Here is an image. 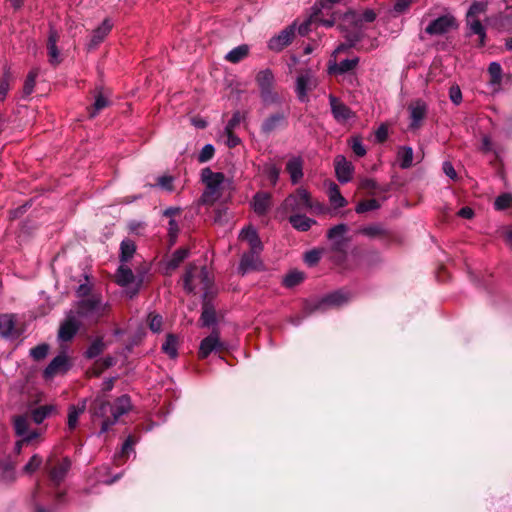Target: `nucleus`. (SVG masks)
Wrapping results in <instances>:
<instances>
[{
  "mask_svg": "<svg viewBox=\"0 0 512 512\" xmlns=\"http://www.w3.org/2000/svg\"><path fill=\"white\" fill-rule=\"evenodd\" d=\"M91 409L95 417L102 419L100 433H106L120 416L129 412L131 409L130 397L122 395L113 403L106 401L103 397H97L93 401Z\"/></svg>",
  "mask_w": 512,
  "mask_h": 512,
  "instance_id": "f257e3e1",
  "label": "nucleus"
},
{
  "mask_svg": "<svg viewBox=\"0 0 512 512\" xmlns=\"http://www.w3.org/2000/svg\"><path fill=\"white\" fill-rule=\"evenodd\" d=\"M376 14L373 10L367 9L362 13L348 12L343 15L340 27L345 31V37L348 44H340L336 49L335 53L339 54L344 52L348 48L355 46L360 39V32L363 23H371L375 20Z\"/></svg>",
  "mask_w": 512,
  "mask_h": 512,
  "instance_id": "f03ea898",
  "label": "nucleus"
},
{
  "mask_svg": "<svg viewBox=\"0 0 512 512\" xmlns=\"http://www.w3.org/2000/svg\"><path fill=\"white\" fill-rule=\"evenodd\" d=\"M66 492L64 482H37L32 498L35 503V512H48L44 505L50 502L60 504Z\"/></svg>",
  "mask_w": 512,
  "mask_h": 512,
  "instance_id": "7ed1b4c3",
  "label": "nucleus"
},
{
  "mask_svg": "<svg viewBox=\"0 0 512 512\" xmlns=\"http://www.w3.org/2000/svg\"><path fill=\"white\" fill-rule=\"evenodd\" d=\"M201 177L206 186L201 196V202L212 205L222 196L225 176L223 173L213 172L211 169L205 168L202 170Z\"/></svg>",
  "mask_w": 512,
  "mask_h": 512,
  "instance_id": "20e7f679",
  "label": "nucleus"
},
{
  "mask_svg": "<svg viewBox=\"0 0 512 512\" xmlns=\"http://www.w3.org/2000/svg\"><path fill=\"white\" fill-rule=\"evenodd\" d=\"M285 208L291 212H300L304 210L322 211L323 205L313 201L309 191L303 187L296 189L290 194L284 202Z\"/></svg>",
  "mask_w": 512,
  "mask_h": 512,
  "instance_id": "39448f33",
  "label": "nucleus"
},
{
  "mask_svg": "<svg viewBox=\"0 0 512 512\" xmlns=\"http://www.w3.org/2000/svg\"><path fill=\"white\" fill-rule=\"evenodd\" d=\"M210 280L205 267L190 265L183 277V286L188 293H197L209 288Z\"/></svg>",
  "mask_w": 512,
  "mask_h": 512,
  "instance_id": "423d86ee",
  "label": "nucleus"
},
{
  "mask_svg": "<svg viewBox=\"0 0 512 512\" xmlns=\"http://www.w3.org/2000/svg\"><path fill=\"white\" fill-rule=\"evenodd\" d=\"M108 306L102 304L101 298L97 295H91L79 301L77 306V314L80 317L98 321L108 312Z\"/></svg>",
  "mask_w": 512,
  "mask_h": 512,
  "instance_id": "0eeeda50",
  "label": "nucleus"
},
{
  "mask_svg": "<svg viewBox=\"0 0 512 512\" xmlns=\"http://www.w3.org/2000/svg\"><path fill=\"white\" fill-rule=\"evenodd\" d=\"M256 82L264 104L271 105L279 102V95L274 90V74L270 69L259 71L256 75Z\"/></svg>",
  "mask_w": 512,
  "mask_h": 512,
  "instance_id": "6e6552de",
  "label": "nucleus"
},
{
  "mask_svg": "<svg viewBox=\"0 0 512 512\" xmlns=\"http://www.w3.org/2000/svg\"><path fill=\"white\" fill-rule=\"evenodd\" d=\"M312 23H319L327 27H331L336 23V14L329 13V8L322 2L316 3L314 6V12L308 20L300 24L298 32L300 35H306L310 30Z\"/></svg>",
  "mask_w": 512,
  "mask_h": 512,
  "instance_id": "1a4fd4ad",
  "label": "nucleus"
},
{
  "mask_svg": "<svg viewBox=\"0 0 512 512\" xmlns=\"http://www.w3.org/2000/svg\"><path fill=\"white\" fill-rule=\"evenodd\" d=\"M14 429L22 440L17 442L20 447L23 442L29 443L40 435L39 429H30V417L28 415H19L14 418Z\"/></svg>",
  "mask_w": 512,
  "mask_h": 512,
  "instance_id": "9d476101",
  "label": "nucleus"
},
{
  "mask_svg": "<svg viewBox=\"0 0 512 512\" xmlns=\"http://www.w3.org/2000/svg\"><path fill=\"white\" fill-rule=\"evenodd\" d=\"M52 480H60L68 475L71 469V461L67 457L51 456L45 466Z\"/></svg>",
  "mask_w": 512,
  "mask_h": 512,
  "instance_id": "9b49d317",
  "label": "nucleus"
},
{
  "mask_svg": "<svg viewBox=\"0 0 512 512\" xmlns=\"http://www.w3.org/2000/svg\"><path fill=\"white\" fill-rule=\"evenodd\" d=\"M70 368L69 358L65 354L56 356L46 367L43 376L46 380L65 374Z\"/></svg>",
  "mask_w": 512,
  "mask_h": 512,
  "instance_id": "f8f14e48",
  "label": "nucleus"
},
{
  "mask_svg": "<svg viewBox=\"0 0 512 512\" xmlns=\"http://www.w3.org/2000/svg\"><path fill=\"white\" fill-rule=\"evenodd\" d=\"M224 348L220 341L219 333L213 331L209 336L205 337L199 347L198 356L201 359L207 358L213 351H220Z\"/></svg>",
  "mask_w": 512,
  "mask_h": 512,
  "instance_id": "ddd939ff",
  "label": "nucleus"
},
{
  "mask_svg": "<svg viewBox=\"0 0 512 512\" xmlns=\"http://www.w3.org/2000/svg\"><path fill=\"white\" fill-rule=\"evenodd\" d=\"M408 110L410 112L411 119L409 128L411 130L419 129L422 125V121L424 120L427 114L426 103L422 100H416L409 105Z\"/></svg>",
  "mask_w": 512,
  "mask_h": 512,
  "instance_id": "4468645a",
  "label": "nucleus"
},
{
  "mask_svg": "<svg viewBox=\"0 0 512 512\" xmlns=\"http://www.w3.org/2000/svg\"><path fill=\"white\" fill-rule=\"evenodd\" d=\"M455 27V19L450 15L438 17L425 29L430 35H442Z\"/></svg>",
  "mask_w": 512,
  "mask_h": 512,
  "instance_id": "2eb2a0df",
  "label": "nucleus"
},
{
  "mask_svg": "<svg viewBox=\"0 0 512 512\" xmlns=\"http://www.w3.org/2000/svg\"><path fill=\"white\" fill-rule=\"evenodd\" d=\"M316 87V80L309 72L301 73L296 80V93L300 101H307V94Z\"/></svg>",
  "mask_w": 512,
  "mask_h": 512,
  "instance_id": "dca6fc26",
  "label": "nucleus"
},
{
  "mask_svg": "<svg viewBox=\"0 0 512 512\" xmlns=\"http://www.w3.org/2000/svg\"><path fill=\"white\" fill-rule=\"evenodd\" d=\"M334 166L337 179L340 182L346 183L352 179L354 166L343 155H338L335 157Z\"/></svg>",
  "mask_w": 512,
  "mask_h": 512,
  "instance_id": "f3484780",
  "label": "nucleus"
},
{
  "mask_svg": "<svg viewBox=\"0 0 512 512\" xmlns=\"http://www.w3.org/2000/svg\"><path fill=\"white\" fill-rule=\"evenodd\" d=\"M348 231V227L345 224H338L331 229H329L327 233V237L330 241H332V248L337 252H344L345 248V234Z\"/></svg>",
  "mask_w": 512,
  "mask_h": 512,
  "instance_id": "a211bd4d",
  "label": "nucleus"
},
{
  "mask_svg": "<svg viewBox=\"0 0 512 512\" xmlns=\"http://www.w3.org/2000/svg\"><path fill=\"white\" fill-rule=\"evenodd\" d=\"M329 100L332 114L337 122L345 123L354 116L351 109L340 100H338L335 96L330 95Z\"/></svg>",
  "mask_w": 512,
  "mask_h": 512,
  "instance_id": "6ab92c4d",
  "label": "nucleus"
},
{
  "mask_svg": "<svg viewBox=\"0 0 512 512\" xmlns=\"http://www.w3.org/2000/svg\"><path fill=\"white\" fill-rule=\"evenodd\" d=\"M79 329V322L74 315H68L61 324L58 337L61 341H70Z\"/></svg>",
  "mask_w": 512,
  "mask_h": 512,
  "instance_id": "aec40b11",
  "label": "nucleus"
},
{
  "mask_svg": "<svg viewBox=\"0 0 512 512\" xmlns=\"http://www.w3.org/2000/svg\"><path fill=\"white\" fill-rule=\"evenodd\" d=\"M19 334L15 316L11 314L0 315V335L7 338H16Z\"/></svg>",
  "mask_w": 512,
  "mask_h": 512,
  "instance_id": "412c9836",
  "label": "nucleus"
},
{
  "mask_svg": "<svg viewBox=\"0 0 512 512\" xmlns=\"http://www.w3.org/2000/svg\"><path fill=\"white\" fill-rule=\"evenodd\" d=\"M287 115L283 112H277L267 117L261 124V132L269 135L278 128L286 124Z\"/></svg>",
  "mask_w": 512,
  "mask_h": 512,
  "instance_id": "4be33fe9",
  "label": "nucleus"
},
{
  "mask_svg": "<svg viewBox=\"0 0 512 512\" xmlns=\"http://www.w3.org/2000/svg\"><path fill=\"white\" fill-rule=\"evenodd\" d=\"M113 23L110 19L106 18L100 26L93 30L92 36L89 42V48L93 49L97 47L110 33L112 30Z\"/></svg>",
  "mask_w": 512,
  "mask_h": 512,
  "instance_id": "5701e85b",
  "label": "nucleus"
},
{
  "mask_svg": "<svg viewBox=\"0 0 512 512\" xmlns=\"http://www.w3.org/2000/svg\"><path fill=\"white\" fill-rule=\"evenodd\" d=\"M294 36V27H289L269 41V48L275 51H280L292 42Z\"/></svg>",
  "mask_w": 512,
  "mask_h": 512,
  "instance_id": "b1692460",
  "label": "nucleus"
},
{
  "mask_svg": "<svg viewBox=\"0 0 512 512\" xmlns=\"http://www.w3.org/2000/svg\"><path fill=\"white\" fill-rule=\"evenodd\" d=\"M271 195L266 192H258L254 195L252 207L257 215H265L271 207Z\"/></svg>",
  "mask_w": 512,
  "mask_h": 512,
  "instance_id": "393cba45",
  "label": "nucleus"
},
{
  "mask_svg": "<svg viewBox=\"0 0 512 512\" xmlns=\"http://www.w3.org/2000/svg\"><path fill=\"white\" fill-rule=\"evenodd\" d=\"M286 171L291 182L297 184L303 177V160L301 157H292L286 163Z\"/></svg>",
  "mask_w": 512,
  "mask_h": 512,
  "instance_id": "a878e982",
  "label": "nucleus"
},
{
  "mask_svg": "<svg viewBox=\"0 0 512 512\" xmlns=\"http://www.w3.org/2000/svg\"><path fill=\"white\" fill-rule=\"evenodd\" d=\"M240 240L246 241L248 245L250 246V250L253 251H261L262 250V243L259 239V236L254 228L251 226H248L244 229H242L240 235Z\"/></svg>",
  "mask_w": 512,
  "mask_h": 512,
  "instance_id": "bb28decb",
  "label": "nucleus"
},
{
  "mask_svg": "<svg viewBox=\"0 0 512 512\" xmlns=\"http://www.w3.org/2000/svg\"><path fill=\"white\" fill-rule=\"evenodd\" d=\"M260 252L261 251L250 250V252L245 253L242 256L239 269L243 274L250 270L258 269V266L260 265V261H259V253Z\"/></svg>",
  "mask_w": 512,
  "mask_h": 512,
  "instance_id": "cd10ccee",
  "label": "nucleus"
},
{
  "mask_svg": "<svg viewBox=\"0 0 512 512\" xmlns=\"http://www.w3.org/2000/svg\"><path fill=\"white\" fill-rule=\"evenodd\" d=\"M136 443V439L134 436L129 435L125 442L122 445L121 450L115 454V462L117 465L123 464L129 456L134 452L133 446Z\"/></svg>",
  "mask_w": 512,
  "mask_h": 512,
  "instance_id": "c85d7f7f",
  "label": "nucleus"
},
{
  "mask_svg": "<svg viewBox=\"0 0 512 512\" xmlns=\"http://www.w3.org/2000/svg\"><path fill=\"white\" fill-rule=\"evenodd\" d=\"M289 222L298 231H308L316 221L299 213H295L289 217Z\"/></svg>",
  "mask_w": 512,
  "mask_h": 512,
  "instance_id": "c756f323",
  "label": "nucleus"
},
{
  "mask_svg": "<svg viewBox=\"0 0 512 512\" xmlns=\"http://www.w3.org/2000/svg\"><path fill=\"white\" fill-rule=\"evenodd\" d=\"M328 197L329 201L335 208H342L346 206L347 201L346 199L341 195L339 187L336 183L329 181L328 182Z\"/></svg>",
  "mask_w": 512,
  "mask_h": 512,
  "instance_id": "7c9ffc66",
  "label": "nucleus"
},
{
  "mask_svg": "<svg viewBox=\"0 0 512 512\" xmlns=\"http://www.w3.org/2000/svg\"><path fill=\"white\" fill-rule=\"evenodd\" d=\"M57 41H58L57 32L54 30H51L49 37H48L47 50H48L49 62L52 65H56L60 62L59 51L56 46Z\"/></svg>",
  "mask_w": 512,
  "mask_h": 512,
  "instance_id": "2f4dec72",
  "label": "nucleus"
},
{
  "mask_svg": "<svg viewBox=\"0 0 512 512\" xmlns=\"http://www.w3.org/2000/svg\"><path fill=\"white\" fill-rule=\"evenodd\" d=\"M413 149L409 146H401L397 150V160L402 169H408L413 163Z\"/></svg>",
  "mask_w": 512,
  "mask_h": 512,
  "instance_id": "473e14b6",
  "label": "nucleus"
},
{
  "mask_svg": "<svg viewBox=\"0 0 512 512\" xmlns=\"http://www.w3.org/2000/svg\"><path fill=\"white\" fill-rule=\"evenodd\" d=\"M249 54V46L246 44L239 45L232 49L226 56L225 59L230 63H239L245 59Z\"/></svg>",
  "mask_w": 512,
  "mask_h": 512,
  "instance_id": "72a5a7b5",
  "label": "nucleus"
},
{
  "mask_svg": "<svg viewBox=\"0 0 512 512\" xmlns=\"http://www.w3.org/2000/svg\"><path fill=\"white\" fill-rule=\"evenodd\" d=\"M358 62H359L358 57H354L351 59H345V60L340 61L339 63H335L333 66H330L329 69H330L331 73L342 74V73H346V72L353 70L357 66Z\"/></svg>",
  "mask_w": 512,
  "mask_h": 512,
  "instance_id": "f704fd0d",
  "label": "nucleus"
},
{
  "mask_svg": "<svg viewBox=\"0 0 512 512\" xmlns=\"http://www.w3.org/2000/svg\"><path fill=\"white\" fill-rule=\"evenodd\" d=\"M115 278H116V283L118 285L127 286L134 281V274L130 268H128L124 264H122L118 268V270L115 274Z\"/></svg>",
  "mask_w": 512,
  "mask_h": 512,
  "instance_id": "c9c22d12",
  "label": "nucleus"
},
{
  "mask_svg": "<svg viewBox=\"0 0 512 512\" xmlns=\"http://www.w3.org/2000/svg\"><path fill=\"white\" fill-rule=\"evenodd\" d=\"M189 251L186 248L176 250L167 262V270L173 271L188 257Z\"/></svg>",
  "mask_w": 512,
  "mask_h": 512,
  "instance_id": "e433bc0d",
  "label": "nucleus"
},
{
  "mask_svg": "<svg viewBox=\"0 0 512 512\" xmlns=\"http://www.w3.org/2000/svg\"><path fill=\"white\" fill-rule=\"evenodd\" d=\"M467 24L469 26L470 32L478 36V45L483 46L485 44L486 32L480 20L467 18Z\"/></svg>",
  "mask_w": 512,
  "mask_h": 512,
  "instance_id": "4c0bfd02",
  "label": "nucleus"
},
{
  "mask_svg": "<svg viewBox=\"0 0 512 512\" xmlns=\"http://www.w3.org/2000/svg\"><path fill=\"white\" fill-rule=\"evenodd\" d=\"M136 251L135 243L130 239H125L120 245V261L122 263L128 262Z\"/></svg>",
  "mask_w": 512,
  "mask_h": 512,
  "instance_id": "58836bf2",
  "label": "nucleus"
},
{
  "mask_svg": "<svg viewBox=\"0 0 512 512\" xmlns=\"http://www.w3.org/2000/svg\"><path fill=\"white\" fill-rule=\"evenodd\" d=\"M110 104L108 97L104 94V92L98 91L95 96V102L92 108L89 110L90 117L96 116L101 110L108 107Z\"/></svg>",
  "mask_w": 512,
  "mask_h": 512,
  "instance_id": "ea45409f",
  "label": "nucleus"
},
{
  "mask_svg": "<svg viewBox=\"0 0 512 512\" xmlns=\"http://www.w3.org/2000/svg\"><path fill=\"white\" fill-rule=\"evenodd\" d=\"M162 351L170 358H176L178 355V340L173 334H168L162 345Z\"/></svg>",
  "mask_w": 512,
  "mask_h": 512,
  "instance_id": "a19ab883",
  "label": "nucleus"
},
{
  "mask_svg": "<svg viewBox=\"0 0 512 512\" xmlns=\"http://www.w3.org/2000/svg\"><path fill=\"white\" fill-rule=\"evenodd\" d=\"M305 274L298 270H292L283 279V285L287 288H292L303 282Z\"/></svg>",
  "mask_w": 512,
  "mask_h": 512,
  "instance_id": "79ce46f5",
  "label": "nucleus"
},
{
  "mask_svg": "<svg viewBox=\"0 0 512 512\" xmlns=\"http://www.w3.org/2000/svg\"><path fill=\"white\" fill-rule=\"evenodd\" d=\"M85 404L81 406L72 405L69 407L68 411V428L69 430H74L78 424L79 416L84 412Z\"/></svg>",
  "mask_w": 512,
  "mask_h": 512,
  "instance_id": "37998d69",
  "label": "nucleus"
},
{
  "mask_svg": "<svg viewBox=\"0 0 512 512\" xmlns=\"http://www.w3.org/2000/svg\"><path fill=\"white\" fill-rule=\"evenodd\" d=\"M348 300V293L345 291H336L329 294L323 300V304L340 306Z\"/></svg>",
  "mask_w": 512,
  "mask_h": 512,
  "instance_id": "c03bdc74",
  "label": "nucleus"
},
{
  "mask_svg": "<svg viewBox=\"0 0 512 512\" xmlns=\"http://www.w3.org/2000/svg\"><path fill=\"white\" fill-rule=\"evenodd\" d=\"M51 406H40L31 413V418L35 424H41L51 413Z\"/></svg>",
  "mask_w": 512,
  "mask_h": 512,
  "instance_id": "a18cd8bd",
  "label": "nucleus"
},
{
  "mask_svg": "<svg viewBox=\"0 0 512 512\" xmlns=\"http://www.w3.org/2000/svg\"><path fill=\"white\" fill-rule=\"evenodd\" d=\"M487 10V2H484V1H479V2H474L468 12H467V18H472V19H479V16L483 13H485Z\"/></svg>",
  "mask_w": 512,
  "mask_h": 512,
  "instance_id": "49530a36",
  "label": "nucleus"
},
{
  "mask_svg": "<svg viewBox=\"0 0 512 512\" xmlns=\"http://www.w3.org/2000/svg\"><path fill=\"white\" fill-rule=\"evenodd\" d=\"M246 114V112L235 111L231 119L226 124L224 132L234 131L240 125V123L245 120Z\"/></svg>",
  "mask_w": 512,
  "mask_h": 512,
  "instance_id": "de8ad7c7",
  "label": "nucleus"
},
{
  "mask_svg": "<svg viewBox=\"0 0 512 512\" xmlns=\"http://www.w3.org/2000/svg\"><path fill=\"white\" fill-rule=\"evenodd\" d=\"M105 348V344L102 339L98 338L95 341L91 343V345L88 347L85 355L87 358H95L98 355H100Z\"/></svg>",
  "mask_w": 512,
  "mask_h": 512,
  "instance_id": "09e8293b",
  "label": "nucleus"
},
{
  "mask_svg": "<svg viewBox=\"0 0 512 512\" xmlns=\"http://www.w3.org/2000/svg\"><path fill=\"white\" fill-rule=\"evenodd\" d=\"M38 76V69H33L29 72L27 75V78L24 83L23 87V93L28 96L33 92V89L35 87L36 78Z\"/></svg>",
  "mask_w": 512,
  "mask_h": 512,
  "instance_id": "8fccbe9b",
  "label": "nucleus"
},
{
  "mask_svg": "<svg viewBox=\"0 0 512 512\" xmlns=\"http://www.w3.org/2000/svg\"><path fill=\"white\" fill-rule=\"evenodd\" d=\"M488 72L491 77L492 84H500L502 80V68L499 63L492 62L488 67Z\"/></svg>",
  "mask_w": 512,
  "mask_h": 512,
  "instance_id": "3c124183",
  "label": "nucleus"
},
{
  "mask_svg": "<svg viewBox=\"0 0 512 512\" xmlns=\"http://www.w3.org/2000/svg\"><path fill=\"white\" fill-rule=\"evenodd\" d=\"M379 207H380V204H379V202L376 199H368V200L361 201L356 206V212L357 213H364V212L376 210Z\"/></svg>",
  "mask_w": 512,
  "mask_h": 512,
  "instance_id": "603ef678",
  "label": "nucleus"
},
{
  "mask_svg": "<svg viewBox=\"0 0 512 512\" xmlns=\"http://www.w3.org/2000/svg\"><path fill=\"white\" fill-rule=\"evenodd\" d=\"M203 326H210L216 322V313L212 307L205 306L201 314Z\"/></svg>",
  "mask_w": 512,
  "mask_h": 512,
  "instance_id": "864d4df0",
  "label": "nucleus"
},
{
  "mask_svg": "<svg viewBox=\"0 0 512 512\" xmlns=\"http://www.w3.org/2000/svg\"><path fill=\"white\" fill-rule=\"evenodd\" d=\"M264 174L271 184L275 185L280 175V169L274 164H269L265 166Z\"/></svg>",
  "mask_w": 512,
  "mask_h": 512,
  "instance_id": "5fc2aeb1",
  "label": "nucleus"
},
{
  "mask_svg": "<svg viewBox=\"0 0 512 512\" xmlns=\"http://www.w3.org/2000/svg\"><path fill=\"white\" fill-rule=\"evenodd\" d=\"M174 177L169 175H163L157 178V185L167 191V192H173L174 191V185H173Z\"/></svg>",
  "mask_w": 512,
  "mask_h": 512,
  "instance_id": "6e6d98bb",
  "label": "nucleus"
},
{
  "mask_svg": "<svg viewBox=\"0 0 512 512\" xmlns=\"http://www.w3.org/2000/svg\"><path fill=\"white\" fill-rule=\"evenodd\" d=\"M49 346L47 344H40L30 350V355L34 360L44 359L48 353Z\"/></svg>",
  "mask_w": 512,
  "mask_h": 512,
  "instance_id": "4d7b16f0",
  "label": "nucleus"
},
{
  "mask_svg": "<svg viewBox=\"0 0 512 512\" xmlns=\"http://www.w3.org/2000/svg\"><path fill=\"white\" fill-rule=\"evenodd\" d=\"M350 146L356 156L363 157L366 154V148L359 137H353Z\"/></svg>",
  "mask_w": 512,
  "mask_h": 512,
  "instance_id": "13d9d810",
  "label": "nucleus"
},
{
  "mask_svg": "<svg viewBox=\"0 0 512 512\" xmlns=\"http://www.w3.org/2000/svg\"><path fill=\"white\" fill-rule=\"evenodd\" d=\"M149 328L153 332H159L162 328V317L159 314L150 313L147 318Z\"/></svg>",
  "mask_w": 512,
  "mask_h": 512,
  "instance_id": "bf43d9fd",
  "label": "nucleus"
},
{
  "mask_svg": "<svg viewBox=\"0 0 512 512\" xmlns=\"http://www.w3.org/2000/svg\"><path fill=\"white\" fill-rule=\"evenodd\" d=\"M494 205L497 210L506 209L512 205V196L507 193L502 194L496 198Z\"/></svg>",
  "mask_w": 512,
  "mask_h": 512,
  "instance_id": "052dcab7",
  "label": "nucleus"
},
{
  "mask_svg": "<svg viewBox=\"0 0 512 512\" xmlns=\"http://www.w3.org/2000/svg\"><path fill=\"white\" fill-rule=\"evenodd\" d=\"M42 464V458L38 455H33L28 463L24 466V471L30 475L35 472Z\"/></svg>",
  "mask_w": 512,
  "mask_h": 512,
  "instance_id": "680f3d73",
  "label": "nucleus"
},
{
  "mask_svg": "<svg viewBox=\"0 0 512 512\" xmlns=\"http://www.w3.org/2000/svg\"><path fill=\"white\" fill-rule=\"evenodd\" d=\"M214 152H215V149L212 145H210V144L205 145L198 155V161L200 163H205V162L209 161L213 157Z\"/></svg>",
  "mask_w": 512,
  "mask_h": 512,
  "instance_id": "e2e57ef3",
  "label": "nucleus"
},
{
  "mask_svg": "<svg viewBox=\"0 0 512 512\" xmlns=\"http://www.w3.org/2000/svg\"><path fill=\"white\" fill-rule=\"evenodd\" d=\"M321 253L322 252L317 249L308 251L304 257L306 264H308L309 266L316 265L321 259Z\"/></svg>",
  "mask_w": 512,
  "mask_h": 512,
  "instance_id": "0e129e2a",
  "label": "nucleus"
},
{
  "mask_svg": "<svg viewBox=\"0 0 512 512\" xmlns=\"http://www.w3.org/2000/svg\"><path fill=\"white\" fill-rule=\"evenodd\" d=\"M449 98L455 104L459 105L462 101V92L458 85H452L449 89Z\"/></svg>",
  "mask_w": 512,
  "mask_h": 512,
  "instance_id": "69168bd1",
  "label": "nucleus"
},
{
  "mask_svg": "<svg viewBox=\"0 0 512 512\" xmlns=\"http://www.w3.org/2000/svg\"><path fill=\"white\" fill-rule=\"evenodd\" d=\"M382 232H383V229L379 225L366 226L360 230V233L370 236V237L379 236L382 234Z\"/></svg>",
  "mask_w": 512,
  "mask_h": 512,
  "instance_id": "338daca9",
  "label": "nucleus"
},
{
  "mask_svg": "<svg viewBox=\"0 0 512 512\" xmlns=\"http://www.w3.org/2000/svg\"><path fill=\"white\" fill-rule=\"evenodd\" d=\"M388 138V126L386 124H381L378 129L375 131V139L378 143H383Z\"/></svg>",
  "mask_w": 512,
  "mask_h": 512,
  "instance_id": "774afa93",
  "label": "nucleus"
}]
</instances>
